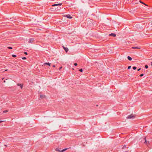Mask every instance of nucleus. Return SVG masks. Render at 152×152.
Segmentation results:
<instances>
[{"label": "nucleus", "mask_w": 152, "mask_h": 152, "mask_svg": "<svg viewBox=\"0 0 152 152\" xmlns=\"http://www.w3.org/2000/svg\"><path fill=\"white\" fill-rule=\"evenodd\" d=\"M135 117V116L133 114H132L130 115L127 116V118L129 119H131L132 118H134Z\"/></svg>", "instance_id": "1"}, {"label": "nucleus", "mask_w": 152, "mask_h": 152, "mask_svg": "<svg viewBox=\"0 0 152 152\" xmlns=\"http://www.w3.org/2000/svg\"><path fill=\"white\" fill-rule=\"evenodd\" d=\"M34 41V39L31 38L29 39L28 42L29 43L33 42Z\"/></svg>", "instance_id": "2"}, {"label": "nucleus", "mask_w": 152, "mask_h": 152, "mask_svg": "<svg viewBox=\"0 0 152 152\" xmlns=\"http://www.w3.org/2000/svg\"><path fill=\"white\" fill-rule=\"evenodd\" d=\"M62 3H59V4H53L52 5V6H61L62 5Z\"/></svg>", "instance_id": "3"}, {"label": "nucleus", "mask_w": 152, "mask_h": 152, "mask_svg": "<svg viewBox=\"0 0 152 152\" xmlns=\"http://www.w3.org/2000/svg\"><path fill=\"white\" fill-rule=\"evenodd\" d=\"M144 139L145 140V142H144V143L146 144H149V141H147V140H146V138L145 137L144 138Z\"/></svg>", "instance_id": "4"}, {"label": "nucleus", "mask_w": 152, "mask_h": 152, "mask_svg": "<svg viewBox=\"0 0 152 152\" xmlns=\"http://www.w3.org/2000/svg\"><path fill=\"white\" fill-rule=\"evenodd\" d=\"M66 17L67 18L69 19H71L72 18V17L70 16V15H66Z\"/></svg>", "instance_id": "5"}, {"label": "nucleus", "mask_w": 152, "mask_h": 152, "mask_svg": "<svg viewBox=\"0 0 152 152\" xmlns=\"http://www.w3.org/2000/svg\"><path fill=\"white\" fill-rule=\"evenodd\" d=\"M63 48L66 52H67L68 51V48L65 47L64 46H63Z\"/></svg>", "instance_id": "6"}, {"label": "nucleus", "mask_w": 152, "mask_h": 152, "mask_svg": "<svg viewBox=\"0 0 152 152\" xmlns=\"http://www.w3.org/2000/svg\"><path fill=\"white\" fill-rule=\"evenodd\" d=\"M132 48L133 49H140V48L138 47H132Z\"/></svg>", "instance_id": "7"}, {"label": "nucleus", "mask_w": 152, "mask_h": 152, "mask_svg": "<svg viewBox=\"0 0 152 152\" xmlns=\"http://www.w3.org/2000/svg\"><path fill=\"white\" fill-rule=\"evenodd\" d=\"M109 35L110 36H113L114 37H115L116 36L115 34H113V33H112V34H110Z\"/></svg>", "instance_id": "8"}, {"label": "nucleus", "mask_w": 152, "mask_h": 152, "mask_svg": "<svg viewBox=\"0 0 152 152\" xmlns=\"http://www.w3.org/2000/svg\"><path fill=\"white\" fill-rule=\"evenodd\" d=\"M17 85L18 86H20V88L22 89L23 88V85H22V84H19V83H18L17 84Z\"/></svg>", "instance_id": "9"}, {"label": "nucleus", "mask_w": 152, "mask_h": 152, "mask_svg": "<svg viewBox=\"0 0 152 152\" xmlns=\"http://www.w3.org/2000/svg\"><path fill=\"white\" fill-rule=\"evenodd\" d=\"M56 151H58L59 152H61V149L60 148H57L56 150Z\"/></svg>", "instance_id": "10"}, {"label": "nucleus", "mask_w": 152, "mask_h": 152, "mask_svg": "<svg viewBox=\"0 0 152 152\" xmlns=\"http://www.w3.org/2000/svg\"><path fill=\"white\" fill-rule=\"evenodd\" d=\"M127 58H128V59L129 60V61H131L132 60V58L131 57H130V56H128Z\"/></svg>", "instance_id": "11"}, {"label": "nucleus", "mask_w": 152, "mask_h": 152, "mask_svg": "<svg viewBox=\"0 0 152 152\" xmlns=\"http://www.w3.org/2000/svg\"><path fill=\"white\" fill-rule=\"evenodd\" d=\"M68 148H65L61 151V152H63L64 151H66Z\"/></svg>", "instance_id": "12"}, {"label": "nucleus", "mask_w": 152, "mask_h": 152, "mask_svg": "<svg viewBox=\"0 0 152 152\" xmlns=\"http://www.w3.org/2000/svg\"><path fill=\"white\" fill-rule=\"evenodd\" d=\"M45 64H47L49 66H50V64L49 63H45Z\"/></svg>", "instance_id": "13"}, {"label": "nucleus", "mask_w": 152, "mask_h": 152, "mask_svg": "<svg viewBox=\"0 0 152 152\" xmlns=\"http://www.w3.org/2000/svg\"><path fill=\"white\" fill-rule=\"evenodd\" d=\"M40 97L41 98H43L45 97V96L43 95H41L40 96Z\"/></svg>", "instance_id": "14"}, {"label": "nucleus", "mask_w": 152, "mask_h": 152, "mask_svg": "<svg viewBox=\"0 0 152 152\" xmlns=\"http://www.w3.org/2000/svg\"><path fill=\"white\" fill-rule=\"evenodd\" d=\"M126 148V145H124V146L122 148V149H124Z\"/></svg>", "instance_id": "15"}, {"label": "nucleus", "mask_w": 152, "mask_h": 152, "mask_svg": "<svg viewBox=\"0 0 152 152\" xmlns=\"http://www.w3.org/2000/svg\"><path fill=\"white\" fill-rule=\"evenodd\" d=\"M12 56L13 57H16V56L15 55H12Z\"/></svg>", "instance_id": "16"}, {"label": "nucleus", "mask_w": 152, "mask_h": 152, "mask_svg": "<svg viewBox=\"0 0 152 152\" xmlns=\"http://www.w3.org/2000/svg\"><path fill=\"white\" fill-rule=\"evenodd\" d=\"M136 68H137L136 67H135V66H134L133 67V69L134 70L136 69Z\"/></svg>", "instance_id": "17"}, {"label": "nucleus", "mask_w": 152, "mask_h": 152, "mask_svg": "<svg viewBox=\"0 0 152 152\" xmlns=\"http://www.w3.org/2000/svg\"><path fill=\"white\" fill-rule=\"evenodd\" d=\"M115 1H113V2H111L110 3H112V4H114V5H115L116 4H115Z\"/></svg>", "instance_id": "18"}, {"label": "nucleus", "mask_w": 152, "mask_h": 152, "mask_svg": "<svg viewBox=\"0 0 152 152\" xmlns=\"http://www.w3.org/2000/svg\"><path fill=\"white\" fill-rule=\"evenodd\" d=\"M8 48L10 49H12V48L11 47H7Z\"/></svg>", "instance_id": "19"}, {"label": "nucleus", "mask_w": 152, "mask_h": 152, "mask_svg": "<svg viewBox=\"0 0 152 152\" xmlns=\"http://www.w3.org/2000/svg\"><path fill=\"white\" fill-rule=\"evenodd\" d=\"M8 112V111L7 110H5V111H3V113H6L7 112Z\"/></svg>", "instance_id": "20"}, {"label": "nucleus", "mask_w": 152, "mask_h": 152, "mask_svg": "<svg viewBox=\"0 0 152 152\" xmlns=\"http://www.w3.org/2000/svg\"><path fill=\"white\" fill-rule=\"evenodd\" d=\"M22 59H23L24 60V59H26V58L25 57H23V58H22Z\"/></svg>", "instance_id": "21"}, {"label": "nucleus", "mask_w": 152, "mask_h": 152, "mask_svg": "<svg viewBox=\"0 0 152 152\" xmlns=\"http://www.w3.org/2000/svg\"><path fill=\"white\" fill-rule=\"evenodd\" d=\"M145 67L147 69L148 68V66L147 65H146L145 66Z\"/></svg>", "instance_id": "22"}, {"label": "nucleus", "mask_w": 152, "mask_h": 152, "mask_svg": "<svg viewBox=\"0 0 152 152\" xmlns=\"http://www.w3.org/2000/svg\"><path fill=\"white\" fill-rule=\"evenodd\" d=\"M79 71L80 72H82L83 71V69H80V70H79Z\"/></svg>", "instance_id": "23"}, {"label": "nucleus", "mask_w": 152, "mask_h": 152, "mask_svg": "<svg viewBox=\"0 0 152 152\" xmlns=\"http://www.w3.org/2000/svg\"><path fill=\"white\" fill-rule=\"evenodd\" d=\"M131 68V66H129L128 67V69H130Z\"/></svg>", "instance_id": "24"}, {"label": "nucleus", "mask_w": 152, "mask_h": 152, "mask_svg": "<svg viewBox=\"0 0 152 152\" xmlns=\"http://www.w3.org/2000/svg\"><path fill=\"white\" fill-rule=\"evenodd\" d=\"M143 76V74H141L140 75V77H142V76Z\"/></svg>", "instance_id": "25"}, {"label": "nucleus", "mask_w": 152, "mask_h": 152, "mask_svg": "<svg viewBox=\"0 0 152 152\" xmlns=\"http://www.w3.org/2000/svg\"><path fill=\"white\" fill-rule=\"evenodd\" d=\"M74 65L75 66H77V64L76 63H75L74 64Z\"/></svg>", "instance_id": "26"}, {"label": "nucleus", "mask_w": 152, "mask_h": 152, "mask_svg": "<svg viewBox=\"0 0 152 152\" xmlns=\"http://www.w3.org/2000/svg\"><path fill=\"white\" fill-rule=\"evenodd\" d=\"M24 53L26 55H27L28 54H27V53L26 52H24Z\"/></svg>", "instance_id": "27"}, {"label": "nucleus", "mask_w": 152, "mask_h": 152, "mask_svg": "<svg viewBox=\"0 0 152 152\" xmlns=\"http://www.w3.org/2000/svg\"><path fill=\"white\" fill-rule=\"evenodd\" d=\"M140 69H140V68H139V69H138L137 70H138V71H140Z\"/></svg>", "instance_id": "28"}, {"label": "nucleus", "mask_w": 152, "mask_h": 152, "mask_svg": "<svg viewBox=\"0 0 152 152\" xmlns=\"http://www.w3.org/2000/svg\"><path fill=\"white\" fill-rule=\"evenodd\" d=\"M2 122H3V121H0V123H1Z\"/></svg>", "instance_id": "29"}, {"label": "nucleus", "mask_w": 152, "mask_h": 152, "mask_svg": "<svg viewBox=\"0 0 152 152\" xmlns=\"http://www.w3.org/2000/svg\"><path fill=\"white\" fill-rule=\"evenodd\" d=\"M124 151H125V152H127V151H127V150H125Z\"/></svg>", "instance_id": "30"}, {"label": "nucleus", "mask_w": 152, "mask_h": 152, "mask_svg": "<svg viewBox=\"0 0 152 152\" xmlns=\"http://www.w3.org/2000/svg\"><path fill=\"white\" fill-rule=\"evenodd\" d=\"M139 2H140V3H142L140 0L139 1Z\"/></svg>", "instance_id": "31"}, {"label": "nucleus", "mask_w": 152, "mask_h": 152, "mask_svg": "<svg viewBox=\"0 0 152 152\" xmlns=\"http://www.w3.org/2000/svg\"><path fill=\"white\" fill-rule=\"evenodd\" d=\"M5 82H6V81H5V80H4V83H5Z\"/></svg>", "instance_id": "32"}, {"label": "nucleus", "mask_w": 152, "mask_h": 152, "mask_svg": "<svg viewBox=\"0 0 152 152\" xmlns=\"http://www.w3.org/2000/svg\"><path fill=\"white\" fill-rule=\"evenodd\" d=\"M61 68H62V67H60V69H61Z\"/></svg>", "instance_id": "33"}, {"label": "nucleus", "mask_w": 152, "mask_h": 152, "mask_svg": "<svg viewBox=\"0 0 152 152\" xmlns=\"http://www.w3.org/2000/svg\"><path fill=\"white\" fill-rule=\"evenodd\" d=\"M151 65H152V62H151Z\"/></svg>", "instance_id": "34"}, {"label": "nucleus", "mask_w": 152, "mask_h": 152, "mask_svg": "<svg viewBox=\"0 0 152 152\" xmlns=\"http://www.w3.org/2000/svg\"><path fill=\"white\" fill-rule=\"evenodd\" d=\"M53 67H55V65H53Z\"/></svg>", "instance_id": "35"}, {"label": "nucleus", "mask_w": 152, "mask_h": 152, "mask_svg": "<svg viewBox=\"0 0 152 152\" xmlns=\"http://www.w3.org/2000/svg\"><path fill=\"white\" fill-rule=\"evenodd\" d=\"M7 70H6L4 71H7Z\"/></svg>", "instance_id": "36"}]
</instances>
